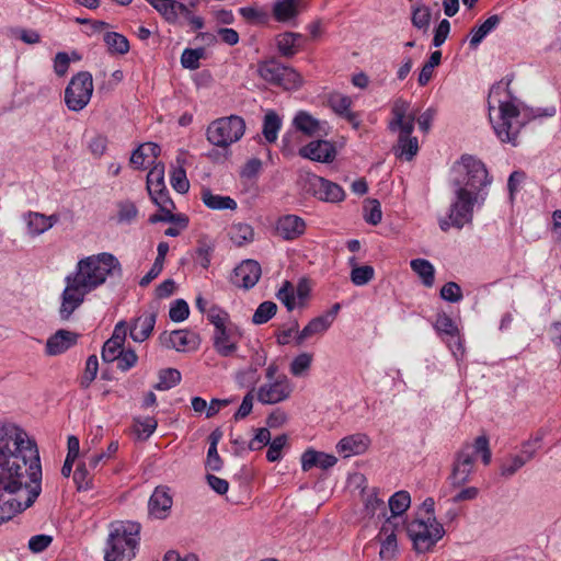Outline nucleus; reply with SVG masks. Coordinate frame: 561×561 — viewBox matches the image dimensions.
<instances>
[{"label": "nucleus", "mask_w": 561, "mask_h": 561, "mask_svg": "<svg viewBox=\"0 0 561 561\" xmlns=\"http://www.w3.org/2000/svg\"><path fill=\"white\" fill-rule=\"evenodd\" d=\"M277 312V305L271 300L263 301L259 305L253 313L252 322L254 324H264L268 322Z\"/></svg>", "instance_id": "a19ab883"}, {"label": "nucleus", "mask_w": 561, "mask_h": 561, "mask_svg": "<svg viewBox=\"0 0 561 561\" xmlns=\"http://www.w3.org/2000/svg\"><path fill=\"white\" fill-rule=\"evenodd\" d=\"M261 273V266L256 261L244 260L233 270L231 282L240 288L250 289L256 285Z\"/></svg>", "instance_id": "f3484780"}, {"label": "nucleus", "mask_w": 561, "mask_h": 561, "mask_svg": "<svg viewBox=\"0 0 561 561\" xmlns=\"http://www.w3.org/2000/svg\"><path fill=\"white\" fill-rule=\"evenodd\" d=\"M190 316L188 304L184 299H176L170 307L169 317L174 322H182Z\"/></svg>", "instance_id": "864d4df0"}, {"label": "nucleus", "mask_w": 561, "mask_h": 561, "mask_svg": "<svg viewBox=\"0 0 561 561\" xmlns=\"http://www.w3.org/2000/svg\"><path fill=\"white\" fill-rule=\"evenodd\" d=\"M78 333L60 329L47 339L45 353L48 356L60 355L75 346L78 342Z\"/></svg>", "instance_id": "412c9836"}, {"label": "nucleus", "mask_w": 561, "mask_h": 561, "mask_svg": "<svg viewBox=\"0 0 561 561\" xmlns=\"http://www.w3.org/2000/svg\"><path fill=\"white\" fill-rule=\"evenodd\" d=\"M375 275V270L370 265L354 266L351 271V280L356 286L368 284Z\"/></svg>", "instance_id": "09e8293b"}, {"label": "nucleus", "mask_w": 561, "mask_h": 561, "mask_svg": "<svg viewBox=\"0 0 561 561\" xmlns=\"http://www.w3.org/2000/svg\"><path fill=\"white\" fill-rule=\"evenodd\" d=\"M163 19L171 24L176 23V12L174 11L176 0H147Z\"/></svg>", "instance_id": "37998d69"}, {"label": "nucleus", "mask_w": 561, "mask_h": 561, "mask_svg": "<svg viewBox=\"0 0 561 561\" xmlns=\"http://www.w3.org/2000/svg\"><path fill=\"white\" fill-rule=\"evenodd\" d=\"M287 443V436L285 434L276 436L273 440H270L268 449L266 453V459L270 462H275L282 458V449Z\"/></svg>", "instance_id": "603ef678"}, {"label": "nucleus", "mask_w": 561, "mask_h": 561, "mask_svg": "<svg viewBox=\"0 0 561 561\" xmlns=\"http://www.w3.org/2000/svg\"><path fill=\"white\" fill-rule=\"evenodd\" d=\"M239 13L248 21L264 23L267 20V13L254 7H242Z\"/></svg>", "instance_id": "338daca9"}, {"label": "nucleus", "mask_w": 561, "mask_h": 561, "mask_svg": "<svg viewBox=\"0 0 561 561\" xmlns=\"http://www.w3.org/2000/svg\"><path fill=\"white\" fill-rule=\"evenodd\" d=\"M137 360L138 356L134 350H123L119 356L116 358L117 368L122 371H127L137 364Z\"/></svg>", "instance_id": "e2e57ef3"}, {"label": "nucleus", "mask_w": 561, "mask_h": 561, "mask_svg": "<svg viewBox=\"0 0 561 561\" xmlns=\"http://www.w3.org/2000/svg\"><path fill=\"white\" fill-rule=\"evenodd\" d=\"M313 356L310 353L297 355L290 363L289 371L295 377L304 376L311 367Z\"/></svg>", "instance_id": "49530a36"}, {"label": "nucleus", "mask_w": 561, "mask_h": 561, "mask_svg": "<svg viewBox=\"0 0 561 561\" xmlns=\"http://www.w3.org/2000/svg\"><path fill=\"white\" fill-rule=\"evenodd\" d=\"M440 297L448 302H459L462 299L461 287L455 282H448L442 287Z\"/></svg>", "instance_id": "13d9d810"}, {"label": "nucleus", "mask_w": 561, "mask_h": 561, "mask_svg": "<svg viewBox=\"0 0 561 561\" xmlns=\"http://www.w3.org/2000/svg\"><path fill=\"white\" fill-rule=\"evenodd\" d=\"M230 240L238 247L250 243L254 239L253 228L243 222L233 224L229 230Z\"/></svg>", "instance_id": "f704fd0d"}, {"label": "nucleus", "mask_w": 561, "mask_h": 561, "mask_svg": "<svg viewBox=\"0 0 561 561\" xmlns=\"http://www.w3.org/2000/svg\"><path fill=\"white\" fill-rule=\"evenodd\" d=\"M305 188L313 197L327 203H340L345 198V192L339 184L314 173L306 175Z\"/></svg>", "instance_id": "f8f14e48"}, {"label": "nucleus", "mask_w": 561, "mask_h": 561, "mask_svg": "<svg viewBox=\"0 0 561 561\" xmlns=\"http://www.w3.org/2000/svg\"><path fill=\"white\" fill-rule=\"evenodd\" d=\"M173 499L171 490L167 485H159L154 489L148 501V513L151 517L165 519L171 511Z\"/></svg>", "instance_id": "a211bd4d"}, {"label": "nucleus", "mask_w": 561, "mask_h": 561, "mask_svg": "<svg viewBox=\"0 0 561 561\" xmlns=\"http://www.w3.org/2000/svg\"><path fill=\"white\" fill-rule=\"evenodd\" d=\"M107 50L112 55H125L129 51V42L121 33L106 32L103 36Z\"/></svg>", "instance_id": "473e14b6"}, {"label": "nucleus", "mask_w": 561, "mask_h": 561, "mask_svg": "<svg viewBox=\"0 0 561 561\" xmlns=\"http://www.w3.org/2000/svg\"><path fill=\"white\" fill-rule=\"evenodd\" d=\"M480 455L486 466L491 462L492 454L489 438L485 435L478 436L472 445L465 444L455 455L453 470L448 478L450 484L459 488L469 481L474 468V456Z\"/></svg>", "instance_id": "0eeeda50"}, {"label": "nucleus", "mask_w": 561, "mask_h": 561, "mask_svg": "<svg viewBox=\"0 0 561 561\" xmlns=\"http://www.w3.org/2000/svg\"><path fill=\"white\" fill-rule=\"evenodd\" d=\"M140 524L130 520L114 522L104 550L105 561H130L136 556L140 541Z\"/></svg>", "instance_id": "423d86ee"}, {"label": "nucleus", "mask_w": 561, "mask_h": 561, "mask_svg": "<svg viewBox=\"0 0 561 561\" xmlns=\"http://www.w3.org/2000/svg\"><path fill=\"white\" fill-rule=\"evenodd\" d=\"M35 440L13 424H0V525L31 507L42 492Z\"/></svg>", "instance_id": "f257e3e1"}, {"label": "nucleus", "mask_w": 561, "mask_h": 561, "mask_svg": "<svg viewBox=\"0 0 561 561\" xmlns=\"http://www.w3.org/2000/svg\"><path fill=\"white\" fill-rule=\"evenodd\" d=\"M148 194L150 195V198L153 202V204H156L160 210H172L173 211L175 209V204L169 196V192H168L167 187H164V190H161V191L158 190L157 193L152 192V193H148Z\"/></svg>", "instance_id": "4d7b16f0"}, {"label": "nucleus", "mask_w": 561, "mask_h": 561, "mask_svg": "<svg viewBox=\"0 0 561 561\" xmlns=\"http://www.w3.org/2000/svg\"><path fill=\"white\" fill-rule=\"evenodd\" d=\"M331 324L329 323V317L319 316L309 321V323L297 334L296 343L301 345L304 341L311 337L314 334L325 332Z\"/></svg>", "instance_id": "7c9ffc66"}, {"label": "nucleus", "mask_w": 561, "mask_h": 561, "mask_svg": "<svg viewBox=\"0 0 561 561\" xmlns=\"http://www.w3.org/2000/svg\"><path fill=\"white\" fill-rule=\"evenodd\" d=\"M329 104L337 115L343 117L351 112L352 100L347 95L334 94L330 96Z\"/></svg>", "instance_id": "5fc2aeb1"}, {"label": "nucleus", "mask_w": 561, "mask_h": 561, "mask_svg": "<svg viewBox=\"0 0 561 561\" xmlns=\"http://www.w3.org/2000/svg\"><path fill=\"white\" fill-rule=\"evenodd\" d=\"M412 271L417 274L426 287H432L435 280V268L433 264L425 259H414L410 262Z\"/></svg>", "instance_id": "2f4dec72"}, {"label": "nucleus", "mask_w": 561, "mask_h": 561, "mask_svg": "<svg viewBox=\"0 0 561 561\" xmlns=\"http://www.w3.org/2000/svg\"><path fill=\"white\" fill-rule=\"evenodd\" d=\"M294 125L298 130H300L309 136L316 134V131L319 128L318 121L306 112H299L295 116Z\"/></svg>", "instance_id": "c03bdc74"}, {"label": "nucleus", "mask_w": 561, "mask_h": 561, "mask_svg": "<svg viewBox=\"0 0 561 561\" xmlns=\"http://www.w3.org/2000/svg\"><path fill=\"white\" fill-rule=\"evenodd\" d=\"M435 329L450 336H456L458 334V328L454 320L447 316L446 313H442L437 316Z\"/></svg>", "instance_id": "bf43d9fd"}, {"label": "nucleus", "mask_w": 561, "mask_h": 561, "mask_svg": "<svg viewBox=\"0 0 561 561\" xmlns=\"http://www.w3.org/2000/svg\"><path fill=\"white\" fill-rule=\"evenodd\" d=\"M205 48H185L181 55V65L185 69L196 70L199 68V60L205 57Z\"/></svg>", "instance_id": "79ce46f5"}, {"label": "nucleus", "mask_w": 561, "mask_h": 561, "mask_svg": "<svg viewBox=\"0 0 561 561\" xmlns=\"http://www.w3.org/2000/svg\"><path fill=\"white\" fill-rule=\"evenodd\" d=\"M293 386L287 376L282 375L272 382L262 385L257 390V400L262 404H276L290 397Z\"/></svg>", "instance_id": "ddd939ff"}, {"label": "nucleus", "mask_w": 561, "mask_h": 561, "mask_svg": "<svg viewBox=\"0 0 561 561\" xmlns=\"http://www.w3.org/2000/svg\"><path fill=\"white\" fill-rule=\"evenodd\" d=\"M59 221V216L53 214L46 216L41 213L30 211L27 216V230L32 236H39L49 230L54 225Z\"/></svg>", "instance_id": "a878e982"}, {"label": "nucleus", "mask_w": 561, "mask_h": 561, "mask_svg": "<svg viewBox=\"0 0 561 561\" xmlns=\"http://www.w3.org/2000/svg\"><path fill=\"white\" fill-rule=\"evenodd\" d=\"M307 229L306 221L293 214L283 215L276 221V233L286 241H293L305 234Z\"/></svg>", "instance_id": "6ab92c4d"}, {"label": "nucleus", "mask_w": 561, "mask_h": 561, "mask_svg": "<svg viewBox=\"0 0 561 561\" xmlns=\"http://www.w3.org/2000/svg\"><path fill=\"white\" fill-rule=\"evenodd\" d=\"M365 515L368 517H374L378 515V517L387 516V507L383 500L378 497L376 489L373 490L370 494H368L365 499L364 503Z\"/></svg>", "instance_id": "c9c22d12"}, {"label": "nucleus", "mask_w": 561, "mask_h": 561, "mask_svg": "<svg viewBox=\"0 0 561 561\" xmlns=\"http://www.w3.org/2000/svg\"><path fill=\"white\" fill-rule=\"evenodd\" d=\"M336 154L334 146L327 140H316L299 149V156L317 162L330 163Z\"/></svg>", "instance_id": "aec40b11"}, {"label": "nucleus", "mask_w": 561, "mask_h": 561, "mask_svg": "<svg viewBox=\"0 0 561 561\" xmlns=\"http://www.w3.org/2000/svg\"><path fill=\"white\" fill-rule=\"evenodd\" d=\"M172 187L181 194H184L190 188V182L186 178V172L183 168H175L171 174Z\"/></svg>", "instance_id": "6e6d98bb"}, {"label": "nucleus", "mask_w": 561, "mask_h": 561, "mask_svg": "<svg viewBox=\"0 0 561 561\" xmlns=\"http://www.w3.org/2000/svg\"><path fill=\"white\" fill-rule=\"evenodd\" d=\"M181 382V373L175 368L162 369L159 373V381L153 386L156 390H169Z\"/></svg>", "instance_id": "58836bf2"}, {"label": "nucleus", "mask_w": 561, "mask_h": 561, "mask_svg": "<svg viewBox=\"0 0 561 561\" xmlns=\"http://www.w3.org/2000/svg\"><path fill=\"white\" fill-rule=\"evenodd\" d=\"M271 440V433L268 428L261 427L255 431L254 437L249 442L250 450H260L267 446Z\"/></svg>", "instance_id": "69168bd1"}, {"label": "nucleus", "mask_w": 561, "mask_h": 561, "mask_svg": "<svg viewBox=\"0 0 561 561\" xmlns=\"http://www.w3.org/2000/svg\"><path fill=\"white\" fill-rule=\"evenodd\" d=\"M407 533L417 553L431 551L444 537L445 529L439 522H427L422 518L411 520L407 526Z\"/></svg>", "instance_id": "9d476101"}, {"label": "nucleus", "mask_w": 561, "mask_h": 561, "mask_svg": "<svg viewBox=\"0 0 561 561\" xmlns=\"http://www.w3.org/2000/svg\"><path fill=\"white\" fill-rule=\"evenodd\" d=\"M411 496L407 491H398L392 494L388 501L389 510L391 512V518L394 522V518L401 516L405 511L410 507Z\"/></svg>", "instance_id": "72a5a7b5"}, {"label": "nucleus", "mask_w": 561, "mask_h": 561, "mask_svg": "<svg viewBox=\"0 0 561 561\" xmlns=\"http://www.w3.org/2000/svg\"><path fill=\"white\" fill-rule=\"evenodd\" d=\"M368 446V437L364 434H355L351 436H346L342 438L337 445L336 449L339 453L345 454V456L350 455H359L367 449Z\"/></svg>", "instance_id": "cd10ccee"}, {"label": "nucleus", "mask_w": 561, "mask_h": 561, "mask_svg": "<svg viewBox=\"0 0 561 561\" xmlns=\"http://www.w3.org/2000/svg\"><path fill=\"white\" fill-rule=\"evenodd\" d=\"M53 541L51 536L48 535H35L28 540V549L32 552L38 553L44 551Z\"/></svg>", "instance_id": "774afa93"}, {"label": "nucleus", "mask_w": 561, "mask_h": 561, "mask_svg": "<svg viewBox=\"0 0 561 561\" xmlns=\"http://www.w3.org/2000/svg\"><path fill=\"white\" fill-rule=\"evenodd\" d=\"M164 165L162 163L154 164L147 174L148 193H157L158 190H164Z\"/></svg>", "instance_id": "e433bc0d"}, {"label": "nucleus", "mask_w": 561, "mask_h": 561, "mask_svg": "<svg viewBox=\"0 0 561 561\" xmlns=\"http://www.w3.org/2000/svg\"><path fill=\"white\" fill-rule=\"evenodd\" d=\"M501 18L494 14L489 16L481 25L473 27L469 41L470 48L476 49L481 42L499 26Z\"/></svg>", "instance_id": "c85d7f7f"}, {"label": "nucleus", "mask_w": 561, "mask_h": 561, "mask_svg": "<svg viewBox=\"0 0 561 561\" xmlns=\"http://www.w3.org/2000/svg\"><path fill=\"white\" fill-rule=\"evenodd\" d=\"M160 341L168 348H174L178 352L196 351L201 344L199 334L187 329L174 330L169 334L163 332Z\"/></svg>", "instance_id": "2eb2a0df"}, {"label": "nucleus", "mask_w": 561, "mask_h": 561, "mask_svg": "<svg viewBox=\"0 0 561 561\" xmlns=\"http://www.w3.org/2000/svg\"><path fill=\"white\" fill-rule=\"evenodd\" d=\"M99 370V362L96 355H90L85 362L84 373L82 375L80 386L88 388L92 381L96 378Z\"/></svg>", "instance_id": "3c124183"}, {"label": "nucleus", "mask_w": 561, "mask_h": 561, "mask_svg": "<svg viewBox=\"0 0 561 561\" xmlns=\"http://www.w3.org/2000/svg\"><path fill=\"white\" fill-rule=\"evenodd\" d=\"M275 42L279 55L291 58L301 49L304 36L300 33L284 32L275 37Z\"/></svg>", "instance_id": "b1692460"}, {"label": "nucleus", "mask_w": 561, "mask_h": 561, "mask_svg": "<svg viewBox=\"0 0 561 561\" xmlns=\"http://www.w3.org/2000/svg\"><path fill=\"white\" fill-rule=\"evenodd\" d=\"M527 462L518 455L511 456L507 462L501 465V476L511 478Z\"/></svg>", "instance_id": "680f3d73"}, {"label": "nucleus", "mask_w": 561, "mask_h": 561, "mask_svg": "<svg viewBox=\"0 0 561 561\" xmlns=\"http://www.w3.org/2000/svg\"><path fill=\"white\" fill-rule=\"evenodd\" d=\"M123 350V345L118 344L117 342H113L112 340L108 339L102 347V359L105 363H113L116 360V358L119 356Z\"/></svg>", "instance_id": "052dcab7"}, {"label": "nucleus", "mask_w": 561, "mask_h": 561, "mask_svg": "<svg viewBox=\"0 0 561 561\" xmlns=\"http://www.w3.org/2000/svg\"><path fill=\"white\" fill-rule=\"evenodd\" d=\"M417 111L411 110V103L402 98H397L391 107L392 118L388 124L391 133H399L397 156L407 161L413 159L419 151L417 138L412 136Z\"/></svg>", "instance_id": "39448f33"}, {"label": "nucleus", "mask_w": 561, "mask_h": 561, "mask_svg": "<svg viewBox=\"0 0 561 561\" xmlns=\"http://www.w3.org/2000/svg\"><path fill=\"white\" fill-rule=\"evenodd\" d=\"M276 298L286 307L289 312L298 306L295 286L289 280H285L283 283L282 287L276 293Z\"/></svg>", "instance_id": "ea45409f"}, {"label": "nucleus", "mask_w": 561, "mask_h": 561, "mask_svg": "<svg viewBox=\"0 0 561 561\" xmlns=\"http://www.w3.org/2000/svg\"><path fill=\"white\" fill-rule=\"evenodd\" d=\"M138 216V208L131 201H121L117 203V222L130 224Z\"/></svg>", "instance_id": "a18cd8bd"}, {"label": "nucleus", "mask_w": 561, "mask_h": 561, "mask_svg": "<svg viewBox=\"0 0 561 561\" xmlns=\"http://www.w3.org/2000/svg\"><path fill=\"white\" fill-rule=\"evenodd\" d=\"M542 437V434L537 433L536 436L524 442L522 444L520 454L518 456H520L526 462L530 461L535 457L537 450L540 448Z\"/></svg>", "instance_id": "8fccbe9b"}, {"label": "nucleus", "mask_w": 561, "mask_h": 561, "mask_svg": "<svg viewBox=\"0 0 561 561\" xmlns=\"http://www.w3.org/2000/svg\"><path fill=\"white\" fill-rule=\"evenodd\" d=\"M201 199L206 207L213 210H236L238 205L237 202L230 196H222L214 194L209 188H202Z\"/></svg>", "instance_id": "bb28decb"}, {"label": "nucleus", "mask_w": 561, "mask_h": 561, "mask_svg": "<svg viewBox=\"0 0 561 561\" xmlns=\"http://www.w3.org/2000/svg\"><path fill=\"white\" fill-rule=\"evenodd\" d=\"M157 321V311H145L131 322L129 335L135 342L146 341L152 333Z\"/></svg>", "instance_id": "5701e85b"}, {"label": "nucleus", "mask_w": 561, "mask_h": 561, "mask_svg": "<svg viewBox=\"0 0 561 561\" xmlns=\"http://www.w3.org/2000/svg\"><path fill=\"white\" fill-rule=\"evenodd\" d=\"M511 78L493 84L488 96L489 117L497 138L516 147L522 125L517 122L519 110L510 90Z\"/></svg>", "instance_id": "20e7f679"}, {"label": "nucleus", "mask_w": 561, "mask_h": 561, "mask_svg": "<svg viewBox=\"0 0 561 561\" xmlns=\"http://www.w3.org/2000/svg\"><path fill=\"white\" fill-rule=\"evenodd\" d=\"M244 131V119L238 115H230L211 122L206 129V137L211 145L227 148L240 140Z\"/></svg>", "instance_id": "6e6552de"}, {"label": "nucleus", "mask_w": 561, "mask_h": 561, "mask_svg": "<svg viewBox=\"0 0 561 561\" xmlns=\"http://www.w3.org/2000/svg\"><path fill=\"white\" fill-rule=\"evenodd\" d=\"M114 274L121 276L122 266L117 257L111 253L102 252L79 260L76 270L65 277L66 287L60 296V319L69 320L83 304L85 296Z\"/></svg>", "instance_id": "7ed1b4c3"}, {"label": "nucleus", "mask_w": 561, "mask_h": 561, "mask_svg": "<svg viewBox=\"0 0 561 561\" xmlns=\"http://www.w3.org/2000/svg\"><path fill=\"white\" fill-rule=\"evenodd\" d=\"M337 459L335 456L322 451H317L312 448L305 450L301 455V468L305 472L314 467L327 470L333 467Z\"/></svg>", "instance_id": "393cba45"}, {"label": "nucleus", "mask_w": 561, "mask_h": 561, "mask_svg": "<svg viewBox=\"0 0 561 561\" xmlns=\"http://www.w3.org/2000/svg\"><path fill=\"white\" fill-rule=\"evenodd\" d=\"M73 482L78 491H88L93 488L92 478L89 474L85 462L78 463L73 472Z\"/></svg>", "instance_id": "de8ad7c7"}, {"label": "nucleus", "mask_w": 561, "mask_h": 561, "mask_svg": "<svg viewBox=\"0 0 561 561\" xmlns=\"http://www.w3.org/2000/svg\"><path fill=\"white\" fill-rule=\"evenodd\" d=\"M302 4L304 0H276L273 4V16L279 23L296 25Z\"/></svg>", "instance_id": "4be33fe9"}, {"label": "nucleus", "mask_w": 561, "mask_h": 561, "mask_svg": "<svg viewBox=\"0 0 561 561\" xmlns=\"http://www.w3.org/2000/svg\"><path fill=\"white\" fill-rule=\"evenodd\" d=\"M397 530L398 524L391 518H386L376 537L380 543L379 557L382 560H392L398 551Z\"/></svg>", "instance_id": "dca6fc26"}, {"label": "nucleus", "mask_w": 561, "mask_h": 561, "mask_svg": "<svg viewBox=\"0 0 561 561\" xmlns=\"http://www.w3.org/2000/svg\"><path fill=\"white\" fill-rule=\"evenodd\" d=\"M282 125V118L275 111L266 112L262 124V135L266 142L274 144L277 140Z\"/></svg>", "instance_id": "c756f323"}, {"label": "nucleus", "mask_w": 561, "mask_h": 561, "mask_svg": "<svg viewBox=\"0 0 561 561\" xmlns=\"http://www.w3.org/2000/svg\"><path fill=\"white\" fill-rule=\"evenodd\" d=\"M257 73L267 83L284 90H298L302 85L301 75L276 58L260 61L257 64Z\"/></svg>", "instance_id": "1a4fd4ad"}, {"label": "nucleus", "mask_w": 561, "mask_h": 561, "mask_svg": "<svg viewBox=\"0 0 561 561\" xmlns=\"http://www.w3.org/2000/svg\"><path fill=\"white\" fill-rule=\"evenodd\" d=\"M431 22V11L427 7H419L413 10L412 24L422 30L427 28Z\"/></svg>", "instance_id": "0e129e2a"}, {"label": "nucleus", "mask_w": 561, "mask_h": 561, "mask_svg": "<svg viewBox=\"0 0 561 561\" xmlns=\"http://www.w3.org/2000/svg\"><path fill=\"white\" fill-rule=\"evenodd\" d=\"M93 93V79L89 71L75 75L65 89V103L68 110L79 112L90 102Z\"/></svg>", "instance_id": "9b49d317"}, {"label": "nucleus", "mask_w": 561, "mask_h": 561, "mask_svg": "<svg viewBox=\"0 0 561 561\" xmlns=\"http://www.w3.org/2000/svg\"><path fill=\"white\" fill-rule=\"evenodd\" d=\"M492 183L485 164L471 154H462L451 167L449 180L453 199L449 219L453 226L461 229L473 219L474 205L485 199L482 191Z\"/></svg>", "instance_id": "f03ea898"}, {"label": "nucleus", "mask_w": 561, "mask_h": 561, "mask_svg": "<svg viewBox=\"0 0 561 561\" xmlns=\"http://www.w3.org/2000/svg\"><path fill=\"white\" fill-rule=\"evenodd\" d=\"M242 337V330L236 323L214 332L213 346L221 357L232 356L238 350V343Z\"/></svg>", "instance_id": "4468645a"}, {"label": "nucleus", "mask_w": 561, "mask_h": 561, "mask_svg": "<svg viewBox=\"0 0 561 561\" xmlns=\"http://www.w3.org/2000/svg\"><path fill=\"white\" fill-rule=\"evenodd\" d=\"M207 320L214 325V332L225 329L232 324L229 313L217 305H213L207 310Z\"/></svg>", "instance_id": "4c0bfd02"}]
</instances>
